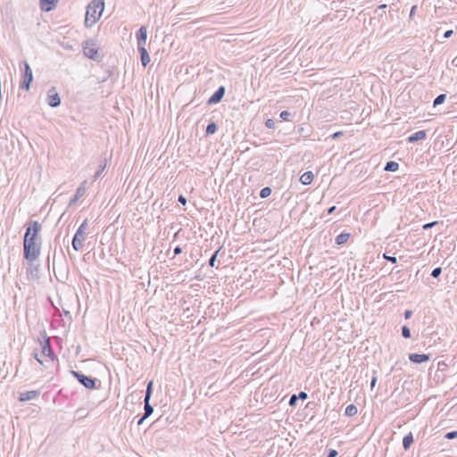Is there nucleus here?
<instances>
[{
    "label": "nucleus",
    "instance_id": "obj_1",
    "mask_svg": "<svg viewBox=\"0 0 457 457\" xmlns=\"http://www.w3.org/2000/svg\"><path fill=\"white\" fill-rule=\"evenodd\" d=\"M42 225L37 220L27 223L23 237V258L28 261H37L41 253Z\"/></svg>",
    "mask_w": 457,
    "mask_h": 457
},
{
    "label": "nucleus",
    "instance_id": "obj_2",
    "mask_svg": "<svg viewBox=\"0 0 457 457\" xmlns=\"http://www.w3.org/2000/svg\"><path fill=\"white\" fill-rule=\"evenodd\" d=\"M104 10V0H92L87 7L85 17V27L91 28L102 16Z\"/></svg>",
    "mask_w": 457,
    "mask_h": 457
},
{
    "label": "nucleus",
    "instance_id": "obj_3",
    "mask_svg": "<svg viewBox=\"0 0 457 457\" xmlns=\"http://www.w3.org/2000/svg\"><path fill=\"white\" fill-rule=\"evenodd\" d=\"M88 227L87 219L84 220V221L80 224L79 228L77 229L75 235L73 236L71 245L75 251H80L84 245V241L86 239V230Z\"/></svg>",
    "mask_w": 457,
    "mask_h": 457
},
{
    "label": "nucleus",
    "instance_id": "obj_4",
    "mask_svg": "<svg viewBox=\"0 0 457 457\" xmlns=\"http://www.w3.org/2000/svg\"><path fill=\"white\" fill-rule=\"evenodd\" d=\"M71 374L79 381V384H81L87 389H96L98 387L96 383H100L97 378L87 376L79 371L71 370Z\"/></svg>",
    "mask_w": 457,
    "mask_h": 457
},
{
    "label": "nucleus",
    "instance_id": "obj_5",
    "mask_svg": "<svg viewBox=\"0 0 457 457\" xmlns=\"http://www.w3.org/2000/svg\"><path fill=\"white\" fill-rule=\"evenodd\" d=\"M39 342H40V345L42 346L41 354L49 358V360H46V362L48 363L50 366L51 365L54 366V361H58V359H57V356H56V354L54 353V352L53 350L50 338L47 337L46 336H45L44 339L42 341H39Z\"/></svg>",
    "mask_w": 457,
    "mask_h": 457
},
{
    "label": "nucleus",
    "instance_id": "obj_6",
    "mask_svg": "<svg viewBox=\"0 0 457 457\" xmlns=\"http://www.w3.org/2000/svg\"><path fill=\"white\" fill-rule=\"evenodd\" d=\"M22 64H23L24 69H23L22 79L20 83V87L21 89L29 90L30 87V84L33 81V73H32V70H31L29 64L28 63V62L23 61Z\"/></svg>",
    "mask_w": 457,
    "mask_h": 457
},
{
    "label": "nucleus",
    "instance_id": "obj_7",
    "mask_svg": "<svg viewBox=\"0 0 457 457\" xmlns=\"http://www.w3.org/2000/svg\"><path fill=\"white\" fill-rule=\"evenodd\" d=\"M96 43L93 40H87L83 42L82 48L84 54L94 61H99L100 55L98 54V49L95 47Z\"/></svg>",
    "mask_w": 457,
    "mask_h": 457
},
{
    "label": "nucleus",
    "instance_id": "obj_8",
    "mask_svg": "<svg viewBox=\"0 0 457 457\" xmlns=\"http://www.w3.org/2000/svg\"><path fill=\"white\" fill-rule=\"evenodd\" d=\"M226 93V88L224 86H220L218 87V89L209 97L207 100L208 105H212L220 103L222 98L224 97Z\"/></svg>",
    "mask_w": 457,
    "mask_h": 457
},
{
    "label": "nucleus",
    "instance_id": "obj_9",
    "mask_svg": "<svg viewBox=\"0 0 457 457\" xmlns=\"http://www.w3.org/2000/svg\"><path fill=\"white\" fill-rule=\"evenodd\" d=\"M61 97L59 96V94L55 91V88L54 87H52L49 91H48V95H47V104L49 106L51 107H58L61 105Z\"/></svg>",
    "mask_w": 457,
    "mask_h": 457
},
{
    "label": "nucleus",
    "instance_id": "obj_10",
    "mask_svg": "<svg viewBox=\"0 0 457 457\" xmlns=\"http://www.w3.org/2000/svg\"><path fill=\"white\" fill-rule=\"evenodd\" d=\"M430 355L426 353H410L409 360L415 364H420L429 361Z\"/></svg>",
    "mask_w": 457,
    "mask_h": 457
},
{
    "label": "nucleus",
    "instance_id": "obj_11",
    "mask_svg": "<svg viewBox=\"0 0 457 457\" xmlns=\"http://www.w3.org/2000/svg\"><path fill=\"white\" fill-rule=\"evenodd\" d=\"M58 2L59 0H39V6L42 12H48L56 7Z\"/></svg>",
    "mask_w": 457,
    "mask_h": 457
},
{
    "label": "nucleus",
    "instance_id": "obj_12",
    "mask_svg": "<svg viewBox=\"0 0 457 457\" xmlns=\"http://www.w3.org/2000/svg\"><path fill=\"white\" fill-rule=\"evenodd\" d=\"M136 37H137V46H145L146 38H147L146 27L141 26L136 33Z\"/></svg>",
    "mask_w": 457,
    "mask_h": 457
},
{
    "label": "nucleus",
    "instance_id": "obj_13",
    "mask_svg": "<svg viewBox=\"0 0 457 457\" xmlns=\"http://www.w3.org/2000/svg\"><path fill=\"white\" fill-rule=\"evenodd\" d=\"M40 395L39 390H31V391H26L20 393L18 400L20 402H28L32 399L37 398Z\"/></svg>",
    "mask_w": 457,
    "mask_h": 457
},
{
    "label": "nucleus",
    "instance_id": "obj_14",
    "mask_svg": "<svg viewBox=\"0 0 457 457\" xmlns=\"http://www.w3.org/2000/svg\"><path fill=\"white\" fill-rule=\"evenodd\" d=\"M137 49H138V52L140 54L141 63H142L143 67L145 68L151 61L150 55L145 48V46H137Z\"/></svg>",
    "mask_w": 457,
    "mask_h": 457
},
{
    "label": "nucleus",
    "instance_id": "obj_15",
    "mask_svg": "<svg viewBox=\"0 0 457 457\" xmlns=\"http://www.w3.org/2000/svg\"><path fill=\"white\" fill-rule=\"evenodd\" d=\"M427 138V131L426 130H419L413 134H411L408 138L407 141L409 143H415L420 140H424Z\"/></svg>",
    "mask_w": 457,
    "mask_h": 457
},
{
    "label": "nucleus",
    "instance_id": "obj_16",
    "mask_svg": "<svg viewBox=\"0 0 457 457\" xmlns=\"http://www.w3.org/2000/svg\"><path fill=\"white\" fill-rule=\"evenodd\" d=\"M35 261L28 262L29 267L27 268V274L33 278H39V264L34 263Z\"/></svg>",
    "mask_w": 457,
    "mask_h": 457
},
{
    "label": "nucleus",
    "instance_id": "obj_17",
    "mask_svg": "<svg viewBox=\"0 0 457 457\" xmlns=\"http://www.w3.org/2000/svg\"><path fill=\"white\" fill-rule=\"evenodd\" d=\"M85 193H86V188L83 186L79 187L76 190L75 195L71 198V200L69 202V206H72V205L76 204L79 198H81L82 196H84Z\"/></svg>",
    "mask_w": 457,
    "mask_h": 457
},
{
    "label": "nucleus",
    "instance_id": "obj_18",
    "mask_svg": "<svg viewBox=\"0 0 457 457\" xmlns=\"http://www.w3.org/2000/svg\"><path fill=\"white\" fill-rule=\"evenodd\" d=\"M414 438L411 432H409L403 438V448L407 451L410 449L411 445L413 444Z\"/></svg>",
    "mask_w": 457,
    "mask_h": 457
},
{
    "label": "nucleus",
    "instance_id": "obj_19",
    "mask_svg": "<svg viewBox=\"0 0 457 457\" xmlns=\"http://www.w3.org/2000/svg\"><path fill=\"white\" fill-rule=\"evenodd\" d=\"M314 175L312 171H305L300 178V181L303 185H310L313 180Z\"/></svg>",
    "mask_w": 457,
    "mask_h": 457
},
{
    "label": "nucleus",
    "instance_id": "obj_20",
    "mask_svg": "<svg viewBox=\"0 0 457 457\" xmlns=\"http://www.w3.org/2000/svg\"><path fill=\"white\" fill-rule=\"evenodd\" d=\"M351 234L346 232H342L335 238V243L338 245H342L345 244L350 238Z\"/></svg>",
    "mask_w": 457,
    "mask_h": 457
},
{
    "label": "nucleus",
    "instance_id": "obj_21",
    "mask_svg": "<svg viewBox=\"0 0 457 457\" xmlns=\"http://www.w3.org/2000/svg\"><path fill=\"white\" fill-rule=\"evenodd\" d=\"M399 163L395 161H389L386 163L384 170L386 171L395 172L399 170Z\"/></svg>",
    "mask_w": 457,
    "mask_h": 457
},
{
    "label": "nucleus",
    "instance_id": "obj_22",
    "mask_svg": "<svg viewBox=\"0 0 457 457\" xmlns=\"http://www.w3.org/2000/svg\"><path fill=\"white\" fill-rule=\"evenodd\" d=\"M144 410L143 419H147L154 412V407L150 404V401L144 400Z\"/></svg>",
    "mask_w": 457,
    "mask_h": 457
},
{
    "label": "nucleus",
    "instance_id": "obj_23",
    "mask_svg": "<svg viewBox=\"0 0 457 457\" xmlns=\"http://www.w3.org/2000/svg\"><path fill=\"white\" fill-rule=\"evenodd\" d=\"M357 407L353 403H351L345 408V415L347 417H353L354 415L357 414Z\"/></svg>",
    "mask_w": 457,
    "mask_h": 457
},
{
    "label": "nucleus",
    "instance_id": "obj_24",
    "mask_svg": "<svg viewBox=\"0 0 457 457\" xmlns=\"http://www.w3.org/2000/svg\"><path fill=\"white\" fill-rule=\"evenodd\" d=\"M153 387H154V381L150 380L147 383V386H146L145 395V399L144 400L150 401L152 394H153Z\"/></svg>",
    "mask_w": 457,
    "mask_h": 457
},
{
    "label": "nucleus",
    "instance_id": "obj_25",
    "mask_svg": "<svg viewBox=\"0 0 457 457\" xmlns=\"http://www.w3.org/2000/svg\"><path fill=\"white\" fill-rule=\"evenodd\" d=\"M218 129V126L214 121H211L206 127V136L214 134Z\"/></svg>",
    "mask_w": 457,
    "mask_h": 457
},
{
    "label": "nucleus",
    "instance_id": "obj_26",
    "mask_svg": "<svg viewBox=\"0 0 457 457\" xmlns=\"http://www.w3.org/2000/svg\"><path fill=\"white\" fill-rule=\"evenodd\" d=\"M222 249V246L219 247L218 250H216L211 256V258L209 259V266L211 267H214L215 266V262H216V260H217V257L219 255V253L221 251Z\"/></svg>",
    "mask_w": 457,
    "mask_h": 457
},
{
    "label": "nucleus",
    "instance_id": "obj_27",
    "mask_svg": "<svg viewBox=\"0 0 457 457\" xmlns=\"http://www.w3.org/2000/svg\"><path fill=\"white\" fill-rule=\"evenodd\" d=\"M293 116H294V115H293L289 111H282V112L279 113V118H280L282 120H285V121H291V120H292Z\"/></svg>",
    "mask_w": 457,
    "mask_h": 457
},
{
    "label": "nucleus",
    "instance_id": "obj_28",
    "mask_svg": "<svg viewBox=\"0 0 457 457\" xmlns=\"http://www.w3.org/2000/svg\"><path fill=\"white\" fill-rule=\"evenodd\" d=\"M445 99H446V95L445 94H440L439 96H437L434 99V102H433L434 107H436L437 105L442 104L445 101Z\"/></svg>",
    "mask_w": 457,
    "mask_h": 457
},
{
    "label": "nucleus",
    "instance_id": "obj_29",
    "mask_svg": "<svg viewBox=\"0 0 457 457\" xmlns=\"http://www.w3.org/2000/svg\"><path fill=\"white\" fill-rule=\"evenodd\" d=\"M271 188L270 187H265L261 189L260 191V197L261 198H267L268 196H270L271 195Z\"/></svg>",
    "mask_w": 457,
    "mask_h": 457
},
{
    "label": "nucleus",
    "instance_id": "obj_30",
    "mask_svg": "<svg viewBox=\"0 0 457 457\" xmlns=\"http://www.w3.org/2000/svg\"><path fill=\"white\" fill-rule=\"evenodd\" d=\"M401 333H402V336L404 338H411V329L409 328L408 326L404 325L401 328Z\"/></svg>",
    "mask_w": 457,
    "mask_h": 457
},
{
    "label": "nucleus",
    "instance_id": "obj_31",
    "mask_svg": "<svg viewBox=\"0 0 457 457\" xmlns=\"http://www.w3.org/2000/svg\"><path fill=\"white\" fill-rule=\"evenodd\" d=\"M105 167H106V161H104V163L101 164L99 166L98 170L96 171L95 176H94L95 180L98 179L101 177V175H102L103 171L104 170Z\"/></svg>",
    "mask_w": 457,
    "mask_h": 457
},
{
    "label": "nucleus",
    "instance_id": "obj_32",
    "mask_svg": "<svg viewBox=\"0 0 457 457\" xmlns=\"http://www.w3.org/2000/svg\"><path fill=\"white\" fill-rule=\"evenodd\" d=\"M34 358L42 365H44L46 369L50 368V365L46 362H45L41 358H39L38 353L34 351L33 353Z\"/></svg>",
    "mask_w": 457,
    "mask_h": 457
},
{
    "label": "nucleus",
    "instance_id": "obj_33",
    "mask_svg": "<svg viewBox=\"0 0 457 457\" xmlns=\"http://www.w3.org/2000/svg\"><path fill=\"white\" fill-rule=\"evenodd\" d=\"M444 437L448 440L457 438V430L447 432Z\"/></svg>",
    "mask_w": 457,
    "mask_h": 457
},
{
    "label": "nucleus",
    "instance_id": "obj_34",
    "mask_svg": "<svg viewBox=\"0 0 457 457\" xmlns=\"http://www.w3.org/2000/svg\"><path fill=\"white\" fill-rule=\"evenodd\" d=\"M442 273V268L441 267H436L435 268L432 272H431V276L433 278H438Z\"/></svg>",
    "mask_w": 457,
    "mask_h": 457
},
{
    "label": "nucleus",
    "instance_id": "obj_35",
    "mask_svg": "<svg viewBox=\"0 0 457 457\" xmlns=\"http://www.w3.org/2000/svg\"><path fill=\"white\" fill-rule=\"evenodd\" d=\"M265 126L269 129H275L276 127V121L272 119H268L266 121H265Z\"/></svg>",
    "mask_w": 457,
    "mask_h": 457
},
{
    "label": "nucleus",
    "instance_id": "obj_36",
    "mask_svg": "<svg viewBox=\"0 0 457 457\" xmlns=\"http://www.w3.org/2000/svg\"><path fill=\"white\" fill-rule=\"evenodd\" d=\"M438 224V221H432V222H428V223H425L423 226H422V228L424 230H428L429 228H432L433 227H435L436 225Z\"/></svg>",
    "mask_w": 457,
    "mask_h": 457
},
{
    "label": "nucleus",
    "instance_id": "obj_37",
    "mask_svg": "<svg viewBox=\"0 0 457 457\" xmlns=\"http://www.w3.org/2000/svg\"><path fill=\"white\" fill-rule=\"evenodd\" d=\"M298 397L296 395H292L290 399H289V405L292 406V407H295L296 405V403L298 401Z\"/></svg>",
    "mask_w": 457,
    "mask_h": 457
},
{
    "label": "nucleus",
    "instance_id": "obj_38",
    "mask_svg": "<svg viewBox=\"0 0 457 457\" xmlns=\"http://www.w3.org/2000/svg\"><path fill=\"white\" fill-rule=\"evenodd\" d=\"M384 259L390 262L391 263H396L397 258L395 256L387 255L386 253H384L383 255Z\"/></svg>",
    "mask_w": 457,
    "mask_h": 457
},
{
    "label": "nucleus",
    "instance_id": "obj_39",
    "mask_svg": "<svg viewBox=\"0 0 457 457\" xmlns=\"http://www.w3.org/2000/svg\"><path fill=\"white\" fill-rule=\"evenodd\" d=\"M338 454L337 451L335 450V449H329L328 452H327V455L326 457H337Z\"/></svg>",
    "mask_w": 457,
    "mask_h": 457
},
{
    "label": "nucleus",
    "instance_id": "obj_40",
    "mask_svg": "<svg viewBox=\"0 0 457 457\" xmlns=\"http://www.w3.org/2000/svg\"><path fill=\"white\" fill-rule=\"evenodd\" d=\"M448 368V365L445 361H439L437 364V369L439 370H445Z\"/></svg>",
    "mask_w": 457,
    "mask_h": 457
},
{
    "label": "nucleus",
    "instance_id": "obj_41",
    "mask_svg": "<svg viewBox=\"0 0 457 457\" xmlns=\"http://www.w3.org/2000/svg\"><path fill=\"white\" fill-rule=\"evenodd\" d=\"M377 375H376V372L374 371V375L371 378V381H370V388L373 389L377 384Z\"/></svg>",
    "mask_w": 457,
    "mask_h": 457
},
{
    "label": "nucleus",
    "instance_id": "obj_42",
    "mask_svg": "<svg viewBox=\"0 0 457 457\" xmlns=\"http://www.w3.org/2000/svg\"><path fill=\"white\" fill-rule=\"evenodd\" d=\"M178 202L180 203L183 205H186L187 200V198L183 195H179V198H178Z\"/></svg>",
    "mask_w": 457,
    "mask_h": 457
},
{
    "label": "nucleus",
    "instance_id": "obj_43",
    "mask_svg": "<svg viewBox=\"0 0 457 457\" xmlns=\"http://www.w3.org/2000/svg\"><path fill=\"white\" fill-rule=\"evenodd\" d=\"M182 253V248L179 245H177L173 250V257L180 254Z\"/></svg>",
    "mask_w": 457,
    "mask_h": 457
},
{
    "label": "nucleus",
    "instance_id": "obj_44",
    "mask_svg": "<svg viewBox=\"0 0 457 457\" xmlns=\"http://www.w3.org/2000/svg\"><path fill=\"white\" fill-rule=\"evenodd\" d=\"M298 399H301V400H305L307 399L308 397V395L307 393L303 392V391H301L298 395H296Z\"/></svg>",
    "mask_w": 457,
    "mask_h": 457
},
{
    "label": "nucleus",
    "instance_id": "obj_45",
    "mask_svg": "<svg viewBox=\"0 0 457 457\" xmlns=\"http://www.w3.org/2000/svg\"><path fill=\"white\" fill-rule=\"evenodd\" d=\"M343 135H344L343 131H337V132H335L334 134H332L331 137L333 139H337V138H339Z\"/></svg>",
    "mask_w": 457,
    "mask_h": 457
},
{
    "label": "nucleus",
    "instance_id": "obj_46",
    "mask_svg": "<svg viewBox=\"0 0 457 457\" xmlns=\"http://www.w3.org/2000/svg\"><path fill=\"white\" fill-rule=\"evenodd\" d=\"M412 313H413V312H412V311H411V310H406V311L404 312V313H403L404 318H405L406 320L411 319V317L412 316Z\"/></svg>",
    "mask_w": 457,
    "mask_h": 457
},
{
    "label": "nucleus",
    "instance_id": "obj_47",
    "mask_svg": "<svg viewBox=\"0 0 457 457\" xmlns=\"http://www.w3.org/2000/svg\"><path fill=\"white\" fill-rule=\"evenodd\" d=\"M453 34V30L452 29H449V30H446L444 34V38H449Z\"/></svg>",
    "mask_w": 457,
    "mask_h": 457
},
{
    "label": "nucleus",
    "instance_id": "obj_48",
    "mask_svg": "<svg viewBox=\"0 0 457 457\" xmlns=\"http://www.w3.org/2000/svg\"><path fill=\"white\" fill-rule=\"evenodd\" d=\"M416 9H417V5L411 6V12H410V17L411 18L415 14Z\"/></svg>",
    "mask_w": 457,
    "mask_h": 457
},
{
    "label": "nucleus",
    "instance_id": "obj_49",
    "mask_svg": "<svg viewBox=\"0 0 457 457\" xmlns=\"http://www.w3.org/2000/svg\"><path fill=\"white\" fill-rule=\"evenodd\" d=\"M336 206H331L327 210L328 214H332L336 211Z\"/></svg>",
    "mask_w": 457,
    "mask_h": 457
},
{
    "label": "nucleus",
    "instance_id": "obj_50",
    "mask_svg": "<svg viewBox=\"0 0 457 457\" xmlns=\"http://www.w3.org/2000/svg\"><path fill=\"white\" fill-rule=\"evenodd\" d=\"M145 420V419H143V416H142V417L137 420V425H138V426L142 425Z\"/></svg>",
    "mask_w": 457,
    "mask_h": 457
},
{
    "label": "nucleus",
    "instance_id": "obj_51",
    "mask_svg": "<svg viewBox=\"0 0 457 457\" xmlns=\"http://www.w3.org/2000/svg\"><path fill=\"white\" fill-rule=\"evenodd\" d=\"M386 7V4L380 5L379 8L384 9Z\"/></svg>",
    "mask_w": 457,
    "mask_h": 457
}]
</instances>
